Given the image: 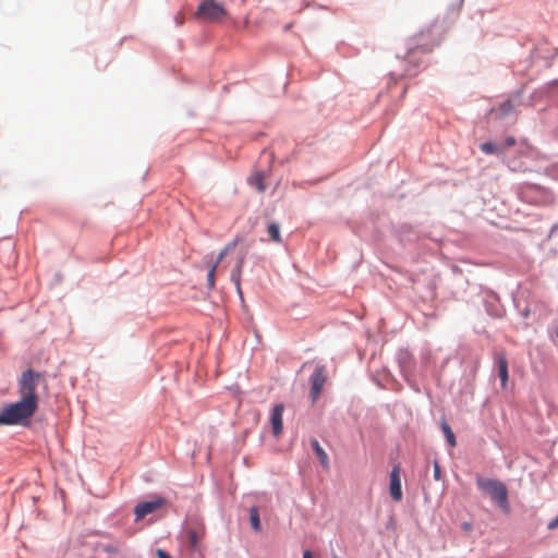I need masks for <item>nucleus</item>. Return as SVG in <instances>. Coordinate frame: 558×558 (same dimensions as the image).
<instances>
[{
  "mask_svg": "<svg viewBox=\"0 0 558 558\" xmlns=\"http://www.w3.org/2000/svg\"><path fill=\"white\" fill-rule=\"evenodd\" d=\"M39 374L32 369L25 371L19 381L21 400L4 405V410L12 425L26 426L38 409L36 392Z\"/></svg>",
  "mask_w": 558,
  "mask_h": 558,
  "instance_id": "nucleus-1",
  "label": "nucleus"
},
{
  "mask_svg": "<svg viewBox=\"0 0 558 558\" xmlns=\"http://www.w3.org/2000/svg\"><path fill=\"white\" fill-rule=\"evenodd\" d=\"M476 483L478 488L487 493L505 512L509 511L508 489L502 482L478 476Z\"/></svg>",
  "mask_w": 558,
  "mask_h": 558,
  "instance_id": "nucleus-2",
  "label": "nucleus"
},
{
  "mask_svg": "<svg viewBox=\"0 0 558 558\" xmlns=\"http://www.w3.org/2000/svg\"><path fill=\"white\" fill-rule=\"evenodd\" d=\"M227 15L222 3L216 0H203L196 11V16L209 22H217Z\"/></svg>",
  "mask_w": 558,
  "mask_h": 558,
  "instance_id": "nucleus-3",
  "label": "nucleus"
},
{
  "mask_svg": "<svg viewBox=\"0 0 558 558\" xmlns=\"http://www.w3.org/2000/svg\"><path fill=\"white\" fill-rule=\"evenodd\" d=\"M238 241L234 240L231 243L227 244L223 250L218 254L216 260L213 264H207L208 275H207V286L210 290L215 288V275L218 265L222 262L225 256L236 245Z\"/></svg>",
  "mask_w": 558,
  "mask_h": 558,
  "instance_id": "nucleus-4",
  "label": "nucleus"
},
{
  "mask_svg": "<svg viewBox=\"0 0 558 558\" xmlns=\"http://www.w3.org/2000/svg\"><path fill=\"white\" fill-rule=\"evenodd\" d=\"M311 395L313 400H316L326 383V371L324 366H317L315 368L314 373L311 376Z\"/></svg>",
  "mask_w": 558,
  "mask_h": 558,
  "instance_id": "nucleus-5",
  "label": "nucleus"
},
{
  "mask_svg": "<svg viewBox=\"0 0 558 558\" xmlns=\"http://www.w3.org/2000/svg\"><path fill=\"white\" fill-rule=\"evenodd\" d=\"M163 504H165V500L162 498L138 504L134 509L136 520L144 519L147 514L153 513L154 511L161 508L163 506Z\"/></svg>",
  "mask_w": 558,
  "mask_h": 558,
  "instance_id": "nucleus-6",
  "label": "nucleus"
},
{
  "mask_svg": "<svg viewBox=\"0 0 558 558\" xmlns=\"http://www.w3.org/2000/svg\"><path fill=\"white\" fill-rule=\"evenodd\" d=\"M389 490L391 498L395 501H400L402 499V488H401V480H400V466L395 465L390 472V484Z\"/></svg>",
  "mask_w": 558,
  "mask_h": 558,
  "instance_id": "nucleus-7",
  "label": "nucleus"
},
{
  "mask_svg": "<svg viewBox=\"0 0 558 558\" xmlns=\"http://www.w3.org/2000/svg\"><path fill=\"white\" fill-rule=\"evenodd\" d=\"M284 411V405L282 403L276 404L272 409V412L270 414V424L272 428V434L275 437H278L281 435L283 429L282 424V415Z\"/></svg>",
  "mask_w": 558,
  "mask_h": 558,
  "instance_id": "nucleus-8",
  "label": "nucleus"
},
{
  "mask_svg": "<svg viewBox=\"0 0 558 558\" xmlns=\"http://www.w3.org/2000/svg\"><path fill=\"white\" fill-rule=\"evenodd\" d=\"M205 535V527L203 524H199L196 527H191L187 530V538L190 546L193 550H197L199 548V544Z\"/></svg>",
  "mask_w": 558,
  "mask_h": 558,
  "instance_id": "nucleus-9",
  "label": "nucleus"
},
{
  "mask_svg": "<svg viewBox=\"0 0 558 558\" xmlns=\"http://www.w3.org/2000/svg\"><path fill=\"white\" fill-rule=\"evenodd\" d=\"M497 365H498V375L501 381V386L505 388L508 383V361L504 353H498L497 355Z\"/></svg>",
  "mask_w": 558,
  "mask_h": 558,
  "instance_id": "nucleus-10",
  "label": "nucleus"
},
{
  "mask_svg": "<svg viewBox=\"0 0 558 558\" xmlns=\"http://www.w3.org/2000/svg\"><path fill=\"white\" fill-rule=\"evenodd\" d=\"M244 259H245L244 255L239 257L234 268L231 271V281L235 284L236 291H238V293L240 295L242 294V291H241V276H242V269H243V266H244Z\"/></svg>",
  "mask_w": 558,
  "mask_h": 558,
  "instance_id": "nucleus-11",
  "label": "nucleus"
},
{
  "mask_svg": "<svg viewBox=\"0 0 558 558\" xmlns=\"http://www.w3.org/2000/svg\"><path fill=\"white\" fill-rule=\"evenodd\" d=\"M440 426H441V430L446 437V440L447 442L449 444L450 447H456L457 445V440H456V436L451 429V427L448 425V423L446 421H442L440 423Z\"/></svg>",
  "mask_w": 558,
  "mask_h": 558,
  "instance_id": "nucleus-12",
  "label": "nucleus"
},
{
  "mask_svg": "<svg viewBox=\"0 0 558 558\" xmlns=\"http://www.w3.org/2000/svg\"><path fill=\"white\" fill-rule=\"evenodd\" d=\"M312 447H313V449H314L315 453L317 454V457H318V459H319L320 463H322L324 466H327V465H328V461H329V460H328V456H327V453L325 452V450L320 447L319 442H318L316 439H314V440L312 441Z\"/></svg>",
  "mask_w": 558,
  "mask_h": 558,
  "instance_id": "nucleus-13",
  "label": "nucleus"
},
{
  "mask_svg": "<svg viewBox=\"0 0 558 558\" xmlns=\"http://www.w3.org/2000/svg\"><path fill=\"white\" fill-rule=\"evenodd\" d=\"M250 523L254 531L257 532L260 530L259 512L256 507L250 509Z\"/></svg>",
  "mask_w": 558,
  "mask_h": 558,
  "instance_id": "nucleus-14",
  "label": "nucleus"
},
{
  "mask_svg": "<svg viewBox=\"0 0 558 558\" xmlns=\"http://www.w3.org/2000/svg\"><path fill=\"white\" fill-rule=\"evenodd\" d=\"M267 231H268V234H269V238H270L271 241H274L276 243H280L281 242L280 228H279L278 223L271 222L268 226Z\"/></svg>",
  "mask_w": 558,
  "mask_h": 558,
  "instance_id": "nucleus-15",
  "label": "nucleus"
},
{
  "mask_svg": "<svg viewBox=\"0 0 558 558\" xmlns=\"http://www.w3.org/2000/svg\"><path fill=\"white\" fill-rule=\"evenodd\" d=\"M481 149L485 154H497L500 149L492 142H486L481 145Z\"/></svg>",
  "mask_w": 558,
  "mask_h": 558,
  "instance_id": "nucleus-16",
  "label": "nucleus"
},
{
  "mask_svg": "<svg viewBox=\"0 0 558 558\" xmlns=\"http://www.w3.org/2000/svg\"><path fill=\"white\" fill-rule=\"evenodd\" d=\"M263 175L260 173H256L255 175H253L251 178V182L253 184H255L256 189L259 191V192H264L266 190V186L264 185L263 183Z\"/></svg>",
  "mask_w": 558,
  "mask_h": 558,
  "instance_id": "nucleus-17",
  "label": "nucleus"
},
{
  "mask_svg": "<svg viewBox=\"0 0 558 558\" xmlns=\"http://www.w3.org/2000/svg\"><path fill=\"white\" fill-rule=\"evenodd\" d=\"M434 25H428L427 27L423 28L418 34L415 35L416 41H421L422 37L426 34L428 38L432 39V33H433Z\"/></svg>",
  "mask_w": 558,
  "mask_h": 558,
  "instance_id": "nucleus-18",
  "label": "nucleus"
},
{
  "mask_svg": "<svg viewBox=\"0 0 558 558\" xmlns=\"http://www.w3.org/2000/svg\"><path fill=\"white\" fill-rule=\"evenodd\" d=\"M512 109H513V105L510 100H507L499 106V110L502 116H507L508 113H510L512 111Z\"/></svg>",
  "mask_w": 558,
  "mask_h": 558,
  "instance_id": "nucleus-19",
  "label": "nucleus"
},
{
  "mask_svg": "<svg viewBox=\"0 0 558 558\" xmlns=\"http://www.w3.org/2000/svg\"><path fill=\"white\" fill-rule=\"evenodd\" d=\"M104 550L108 554H118L120 551V547L118 544H108L104 546Z\"/></svg>",
  "mask_w": 558,
  "mask_h": 558,
  "instance_id": "nucleus-20",
  "label": "nucleus"
},
{
  "mask_svg": "<svg viewBox=\"0 0 558 558\" xmlns=\"http://www.w3.org/2000/svg\"><path fill=\"white\" fill-rule=\"evenodd\" d=\"M0 425H12L4 408H2V411L0 413Z\"/></svg>",
  "mask_w": 558,
  "mask_h": 558,
  "instance_id": "nucleus-21",
  "label": "nucleus"
},
{
  "mask_svg": "<svg viewBox=\"0 0 558 558\" xmlns=\"http://www.w3.org/2000/svg\"><path fill=\"white\" fill-rule=\"evenodd\" d=\"M434 477L435 480H440V466L438 462L434 463Z\"/></svg>",
  "mask_w": 558,
  "mask_h": 558,
  "instance_id": "nucleus-22",
  "label": "nucleus"
},
{
  "mask_svg": "<svg viewBox=\"0 0 558 558\" xmlns=\"http://www.w3.org/2000/svg\"><path fill=\"white\" fill-rule=\"evenodd\" d=\"M557 527H558V515L548 523L549 530H555Z\"/></svg>",
  "mask_w": 558,
  "mask_h": 558,
  "instance_id": "nucleus-23",
  "label": "nucleus"
},
{
  "mask_svg": "<svg viewBox=\"0 0 558 558\" xmlns=\"http://www.w3.org/2000/svg\"><path fill=\"white\" fill-rule=\"evenodd\" d=\"M156 555L158 558H172L163 549H157Z\"/></svg>",
  "mask_w": 558,
  "mask_h": 558,
  "instance_id": "nucleus-24",
  "label": "nucleus"
},
{
  "mask_svg": "<svg viewBox=\"0 0 558 558\" xmlns=\"http://www.w3.org/2000/svg\"><path fill=\"white\" fill-rule=\"evenodd\" d=\"M505 144L507 147H511L515 144V138L513 136H509L506 138Z\"/></svg>",
  "mask_w": 558,
  "mask_h": 558,
  "instance_id": "nucleus-25",
  "label": "nucleus"
},
{
  "mask_svg": "<svg viewBox=\"0 0 558 558\" xmlns=\"http://www.w3.org/2000/svg\"><path fill=\"white\" fill-rule=\"evenodd\" d=\"M462 529L465 532H470L472 530V524L470 522H464V523H462Z\"/></svg>",
  "mask_w": 558,
  "mask_h": 558,
  "instance_id": "nucleus-26",
  "label": "nucleus"
},
{
  "mask_svg": "<svg viewBox=\"0 0 558 558\" xmlns=\"http://www.w3.org/2000/svg\"><path fill=\"white\" fill-rule=\"evenodd\" d=\"M303 558H313L312 553L310 550H304Z\"/></svg>",
  "mask_w": 558,
  "mask_h": 558,
  "instance_id": "nucleus-27",
  "label": "nucleus"
},
{
  "mask_svg": "<svg viewBox=\"0 0 558 558\" xmlns=\"http://www.w3.org/2000/svg\"><path fill=\"white\" fill-rule=\"evenodd\" d=\"M433 45H434V43H433V41L430 43V45L425 44V46H427L426 50H430V46H433Z\"/></svg>",
  "mask_w": 558,
  "mask_h": 558,
  "instance_id": "nucleus-28",
  "label": "nucleus"
}]
</instances>
